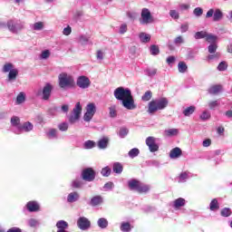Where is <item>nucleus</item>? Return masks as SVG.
<instances>
[{
	"label": "nucleus",
	"mask_w": 232,
	"mask_h": 232,
	"mask_svg": "<svg viewBox=\"0 0 232 232\" xmlns=\"http://www.w3.org/2000/svg\"><path fill=\"white\" fill-rule=\"evenodd\" d=\"M114 97L117 101H121L123 108L126 110H136L137 105L133 95H131V90L124 87H118L114 90Z\"/></svg>",
	"instance_id": "nucleus-1"
},
{
	"label": "nucleus",
	"mask_w": 232,
	"mask_h": 232,
	"mask_svg": "<svg viewBox=\"0 0 232 232\" xmlns=\"http://www.w3.org/2000/svg\"><path fill=\"white\" fill-rule=\"evenodd\" d=\"M168 104H169V102H168V99L166 98H160V99L151 101L149 103L148 113L151 114L160 110H165V108H168Z\"/></svg>",
	"instance_id": "nucleus-2"
},
{
	"label": "nucleus",
	"mask_w": 232,
	"mask_h": 232,
	"mask_svg": "<svg viewBox=\"0 0 232 232\" xmlns=\"http://www.w3.org/2000/svg\"><path fill=\"white\" fill-rule=\"evenodd\" d=\"M58 82L60 88H73V86H75V80L73 79V76L66 72L59 74Z\"/></svg>",
	"instance_id": "nucleus-3"
},
{
	"label": "nucleus",
	"mask_w": 232,
	"mask_h": 232,
	"mask_svg": "<svg viewBox=\"0 0 232 232\" xmlns=\"http://www.w3.org/2000/svg\"><path fill=\"white\" fill-rule=\"evenodd\" d=\"M95 113H97V106L95 103H88L85 107V113L83 114L84 122H91Z\"/></svg>",
	"instance_id": "nucleus-4"
},
{
	"label": "nucleus",
	"mask_w": 232,
	"mask_h": 232,
	"mask_svg": "<svg viewBox=\"0 0 232 232\" xmlns=\"http://www.w3.org/2000/svg\"><path fill=\"white\" fill-rule=\"evenodd\" d=\"M153 21H154V18L150 9L143 8L140 14V24L143 25L151 24Z\"/></svg>",
	"instance_id": "nucleus-5"
},
{
	"label": "nucleus",
	"mask_w": 232,
	"mask_h": 232,
	"mask_svg": "<svg viewBox=\"0 0 232 232\" xmlns=\"http://www.w3.org/2000/svg\"><path fill=\"white\" fill-rule=\"evenodd\" d=\"M207 19L213 17L215 23H218L224 17V13L218 8H211L206 14Z\"/></svg>",
	"instance_id": "nucleus-6"
},
{
	"label": "nucleus",
	"mask_w": 232,
	"mask_h": 232,
	"mask_svg": "<svg viewBox=\"0 0 232 232\" xmlns=\"http://www.w3.org/2000/svg\"><path fill=\"white\" fill-rule=\"evenodd\" d=\"M81 113H82V107L81 106V102H77L69 117V122L71 124H75V121L81 119Z\"/></svg>",
	"instance_id": "nucleus-7"
},
{
	"label": "nucleus",
	"mask_w": 232,
	"mask_h": 232,
	"mask_svg": "<svg viewBox=\"0 0 232 232\" xmlns=\"http://www.w3.org/2000/svg\"><path fill=\"white\" fill-rule=\"evenodd\" d=\"M7 28L12 34H17L20 30L24 28V23L19 21L9 20L7 22Z\"/></svg>",
	"instance_id": "nucleus-8"
},
{
	"label": "nucleus",
	"mask_w": 232,
	"mask_h": 232,
	"mask_svg": "<svg viewBox=\"0 0 232 232\" xmlns=\"http://www.w3.org/2000/svg\"><path fill=\"white\" fill-rule=\"evenodd\" d=\"M77 227L82 231H88L92 227V222L85 217H80L77 220Z\"/></svg>",
	"instance_id": "nucleus-9"
},
{
	"label": "nucleus",
	"mask_w": 232,
	"mask_h": 232,
	"mask_svg": "<svg viewBox=\"0 0 232 232\" xmlns=\"http://www.w3.org/2000/svg\"><path fill=\"white\" fill-rule=\"evenodd\" d=\"M82 179L86 182H93L95 180V170L92 168H87L82 172Z\"/></svg>",
	"instance_id": "nucleus-10"
},
{
	"label": "nucleus",
	"mask_w": 232,
	"mask_h": 232,
	"mask_svg": "<svg viewBox=\"0 0 232 232\" xmlns=\"http://www.w3.org/2000/svg\"><path fill=\"white\" fill-rule=\"evenodd\" d=\"M76 84L78 88H81V90H86L88 88H90L92 82L90 81V78L82 75L80 77H78L77 81H76Z\"/></svg>",
	"instance_id": "nucleus-11"
},
{
	"label": "nucleus",
	"mask_w": 232,
	"mask_h": 232,
	"mask_svg": "<svg viewBox=\"0 0 232 232\" xmlns=\"http://www.w3.org/2000/svg\"><path fill=\"white\" fill-rule=\"evenodd\" d=\"M145 142L150 153H155V151L159 150V145L157 144V139L155 137L149 136Z\"/></svg>",
	"instance_id": "nucleus-12"
},
{
	"label": "nucleus",
	"mask_w": 232,
	"mask_h": 232,
	"mask_svg": "<svg viewBox=\"0 0 232 232\" xmlns=\"http://www.w3.org/2000/svg\"><path fill=\"white\" fill-rule=\"evenodd\" d=\"M53 91V86L52 83L47 82L43 88L42 91V99L44 101H49L50 97H52V92Z\"/></svg>",
	"instance_id": "nucleus-13"
},
{
	"label": "nucleus",
	"mask_w": 232,
	"mask_h": 232,
	"mask_svg": "<svg viewBox=\"0 0 232 232\" xmlns=\"http://www.w3.org/2000/svg\"><path fill=\"white\" fill-rule=\"evenodd\" d=\"M34 130V124L30 121L24 122L22 125H20V128L18 129V131H14L16 135H21L23 131L25 133H28Z\"/></svg>",
	"instance_id": "nucleus-14"
},
{
	"label": "nucleus",
	"mask_w": 232,
	"mask_h": 232,
	"mask_svg": "<svg viewBox=\"0 0 232 232\" xmlns=\"http://www.w3.org/2000/svg\"><path fill=\"white\" fill-rule=\"evenodd\" d=\"M26 208L30 213H35V211H39L40 206L37 201H29L26 204Z\"/></svg>",
	"instance_id": "nucleus-15"
},
{
	"label": "nucleus",
	"mask_w": 232,
	"mask_h": 232,
	"mask_svg": "<svg viewBox=\"0 0 232 232\" xmlns=\"http://www.w3.org/2000/svg\"><path fill=\"white\" fill-rule=\"evenodd\" d=\"M185 206L186 199L183 198H179L172 202V208H174V209H180V208H184Z\"/></svg>",
	"instance_id": "nucleus-16"
},
{
	"label": "nucleus",
	"mask_w": 232,
	"mask_h": 232,
	"mask_svg": "<svg viewBox=\"0 0 232 232\" xmlns=\"http://www.w3.org/2000/svg\"><path fill=\"white\" fill-rule=\"evenodd\" d=\"M140 181L138 179H132L128 181V188L130 191H138Z\"/></svg>",
	"instance_id": "nucleus-17"
},
{
	"label": "nucleus",
	"mask_w": 232,
	"mask_h": 232,
	"mask_svg": "<svg viewBox=\"0 0 232 232\" xmlns=\"http://www.w3.org/2000/svg\"><path fill=\"white\" fill-rule=\"evenodd\" d=\"M79 198H81V195H79V192H71L67 196V202H69V204H73V202H77Z\"/></svg>",
	"instance_id": "nucleus-18"
},
{
	"label": "nucleus",
	"mask_w": 232,
	"mask_h": 232,
	"mask_svg": "<svg viewBox=\"0 0 232 232\" xmlns=\"http://www.w3.org/2000/svg\"><path fill=\"white\" fill-rule=\"evenodd\" d=\"M11 125L13 126V128H15V130H14V133L15 131H19V128H21V120L19 119V117L13 116L11 118Z\"/></svg>",
	"instance_id": "nucleus-19"
},
{
	"label": "nucleus",
	"mask_w": 232,
	"mask_h": 232,
	"mask_svg": "<svg viewBox=\"0 0 232 232\" xmlns=\"http://www.w3.org/2000/svg\"><path fill=\"white\" fill-rule=\"evenodd\" d=\"M191 177V173L189 171H182L178 177V182L184 183Z\"/></svg>",
	"instance_id": "nucleus-20"
},
{
	"label": "nucleus",
	"mask_w": 232,
	"mask_h": 232,
	"mask_svg": "<svg viewBox=\"0 0 232 232\" xmlns=\"http://www.w3.org/2000/svg\"><path fill=\"white\" fill-rule=\"evenodd\" d=\"M181 155H182V150L179 147L172 149L169 152V157L171 159H179V157H180Z\"/></svg>",
	"instance_id": "nucleus-21"
},
{
	"label": "nucleus",
	"mask_w": 232,
	"mask_h": 232,
	"mask_svg": "<svg viewBox=\"0 0 232 232\" xmlns=\"http://www.w3.org/2000/svg\"><path fill=\"white\" fill-rule=\"evenodd\" d=\"M100 204H102V197L94 196L92 198L90 201V206H92L93 208H95V206H100Z\"/></svg>",
	"instance_id": "nucleus-22"
},
{
	"label": "nucleus",
	"mask_w": 232,
	"mask_h": 232,
	"mask_svg": "<svg viewBox=\"0 0 232 232\" xmlns=\"http://www.w3.org/2000/svg\"><path fill=\"white\" fill-rule=\"evenodd\" d=\"M19 74V71L17 69H13L9 72L7 76V81L12 82V81H15L17 79V75Z\"/></svg>",
	"instance_id": "nucleus-23"
},
{
	"label": "nucleus",
	"mask_w": 232,
	"mask_h": 232,
	"mask_svg": "<svg viewBox=\"0 0 232 232\" xmlns=\"http://www.w3.org/2000/svg\"><path fill=\"white\" fill-rule=\"evenodd\" d=\"M222 92V85H213L208 89V93L211 95H217Z\"/></svg>",
	"instance_id": "nucleus-24"
},
{
	"label": "nucleus",
	"mask_w": 232,
	"mask_h": 232,
	"mask_svg": "<svg viewBox=\"0 0 232 232\" xmlns=\"http://www.w3.org/2000/svg\"><path fill=\"white\" fill-rule=\"evenodd\" d=\"M123 169H124V168L122 167V164H121L120 162L113 163L112 171L114 173H116L117 175H121V173H122Z\"/></svg>",
	"instance_id": "nucleus-25"
},
{
	"label": "nucleus",
	"mask_w": 232,
	"mask_h": 232,
	"mask_svg": "<svg viewBox=\"0 0 232 232\" xmlns=\"http://www.w3.org/2000/svg\"><path fill=\"white\" fill-rule=\"evenodd\" d=\"M210 211H218L220 209V205H218V199L214 198L209 204Z\"/></svg>",
	"instance_id": "nucleus-26"
},
{
	"label": "nucleus",
	"mask_w": 232,
	"mask_h": 232,
	"mask_svg": "<svg viewBox=\"0 0 232 232\" xmlns=\"http://www.w3.org/2000/svg\"><path fill=\"white\" fill-rule=\"evenodd\" d=\"M108 142H110V140L106 137L101 139L98 141V148H100V150H106V148H108Z\"/></svg>",
	"instance_id": "nucleus-27"
},
{
	"label": "nucleus",
	"mask_w": 232,
	"mask_h": 232,
	"mask_svg": "<svg viewBox=\"0 0 232 232\" xmlns=\"http://www.w3.org/2000/svg\"><path fill=\"white\" fill-rule=\"evenodd\" d=\"M108 219H106V218H101L97 221V226L100 229H106V227H108Z\"/></svg>",
	"instance_id": "nucleus-28"
},
{
	"label": "nucleus",
	"mask_w": 232,
	"mask_h": 232,
	"mask_svg": "<svg viewBox=\"0 0 232 232\" xmlns=\"http://www.w3.org/2000/svg\"><path fill=\"white\" fill-rule=\"evenodd\" d=\"M197 110V108L193 105L187 107L184 111H183V115L185 117H191V115H193V113H195V111Z\"/></svg>",
	"instance_id": "nucleus-29"
},
{
	"label": "nucleus",
	"mask_w": 232,
	"mask_h": 232,
	"mask_svg": "<svg viewBox=\"0 0 232 232\" xmlns=\"http://www.w3.org/2000/svg\"><path fill=\"white\" fill-rule=\"evenodd\" d=\"M32 30L35 32H41V30L44 29V23L43 22H36L33 25H31Z\"/></svg>",
	"instance_id": "nucleus-30"
},
{
	"label": "nucleus",
	"mask_w": 232,
	"mask_h": 232,
	"mask_svg": "<svg viewBox=\"0 0 232 232\" xmlns=\"http://www.w3.org/2000/svg\"><path fill=\"white\" fill-rule=\"evenodd\" d=\"M128 133H130L128 128L121 127L118 131V136L120 137V139H125L128 136Z\"/></svg>",
	"instance_id": "nucleus-31"
},
{
	"label": "nucleus",
	"mask_w": 232,
	"mask_h": 232,
	"mask_svg": "<svg viewBox=\"0 0 232 232\" xmlns=\"http://www.w3.org/2000/svg\"><path fill=\"white\" fill-rule=\"evenodd\" d=\"M218 39V37L212 34H208L206 37L207 43H209L210 44H216Z\"/></svg>",
	"instance_id": "nucleus-32"
},
{
	"label": "nucleus",
	"mask_w": 232,
	"mask_h": 232,
	"mask_svg": "<svg viewBox=\"0 0 232 232\" xmlns=\"http://www.w3.org/2000/svg\"><path fill=\"white\" fill-rule=\"evenodd\" d=\"M150 185H144L140 182L137 192L138 193H148V191H150Z\"/></svg>",
	"instance_id": "nucleus-33"
},
{
	"label": "nucleus",
	"mask_w": 232,
	"mask_h": 232,
	"mask_svg": "<svg viewBox=\"0 0 232 232\" xmlns=\"http://www.w3.org/2000/svg\"><path fill=\"white\" fill-rule=\"evenodd\" d=\"M139 37L141 43H150V41H151V35L146 33H140Z\"/></svg>",
	"instance_id": "nucleus-34"
},
{
	"label": "nucleus",
	"mask_w": 232,
	"mask_h": 232,
	"mask_svg": "<svg viewBox=\"0 0 232 232\" xmlns=\"http://www.w3.org/2000/svg\"><path fill=\"white\" fill-rule=\"evenodd\" d=\"M40 224L41 223L39 222V220H37L34 218H29L27 220V226H29V227H39Z\"/></svg>",
	"instance_id": "nucleus-35"
},
{
	"label": "nucleus",
	"mask_w": 232,
	"mask_h": 232,
	"mask_svg": "<svg viewBox=\"0 0 232 232\" xmlns=\"http://www.w3.org/2000/svg\"><path fill=\"white\" fill-rule=\"evenodd\" d=\"M166 137H175L179 135V129H169L164 131Z\"/></svg>",
	"instance_id": "nucleus-36"
},
{
	"label": "nucleus",
	"mask_w": 232,
	"mask_h": 232,
	"mask_svg": "<svg viewBox=\"0 0 232 232\" xmlns=\"http://www.w3.org/2000/svg\"><path fill=\"white\" fill-rule=\"evenodd\" d=\"M120 229L122 232H130L131 231V225L130 224V222H122Z\"/></svg>",
	"instance_id": "nucleus-37"
},
{
	"label": "nucleus",
	"mask_w": 232,
	"mask_h": 232,
	"mask_svg": "<svg viewBox=\"0 0 232 232\" xmlns=\"http://www.w3.org/2000/svg\"><path fill=\"white\" fill-rule=\"evenodd\" d=\"M178 70L179 73H186V72H188V64H186L184 62H179L178 63Z\"/></svg>",
	"instance_id": "nucleus-38"
},
{
	"label": "nucleus",
	"mask_w": 232,
	"mask_h": 232,
	"mask_svg": "<svg viewBox=\"0 0 232 232\" xmlns=\"http://www.w3.org/2000/svg\"><path fill=\"white\" fill-rule=\"evenodd\" d=\"M109 115L111 119L117 117V105H111L109 107Z\"/></svg>",
	"instance_id": "nucleus-39"
},
{
	"label": "nucleus",
	"mask_w": 232,
	"mask_h": 232,
	"mask_svg": "<svg viewBox=\"0 0 232 232\" xmlns=\"http://www.w3.org/2000/svg\"><path fill=\"white\" fill-rule=\"evenodd\" d=\"M56 227L58 229H68V222H66L64 220H59L56 223Z\"/></svg>",
	"instance_id": "nucleus-40"
},
{
	"label": "nucleus",
	"mask_w": 232,
	"mask_h": 232,
	"mask_svg": "<svg viewBox=\"0 0 232 232\" xmlns=\"http://www.w3.org/2000/svg\"><path fill=\"white\" fill-rule=\"evenodd\" d=\"M139 153H140V150H139L137 148H134L129 151L128 155L130 159H135V157H139Z\"/></svg>",
	"instance_id": "nucleus-41"
},
{
	"label": "nucleus",
	"mask_w": 232,
	"mask_h": 232,
	"mask_svg": "<svg viewBox=\"0 0 232 232\" xmlns=\"http://www.w3.org/2000/svg\"><path fill=\"white\" fill-rule=\"evenodd\" d=\"M199 119L201 121H209V119H211V112L208 111H204L201 115H199Z\"/></svg>",
	"instance_id": "nucleus-42"
},
{
	"label": "nucleus",
	"mask_w": 232,
	"mask_h": 232,
	"mask_svg": "<svg viewBox=\"0 0 232 232\" xmlns=\"http://www.w3.org/2000/svg\"><path fill=\"white\" fill-rule=\"evenodd\" d=\"M151 97H153V93L151 91H147L141 97V100L145 102H148V101H151Z\"/></svg>",
	"instance_id": "nucleus-43"
},
{
	"label": "nucleus",
	"mask_w": 232,
	"mask_h": 232,
	"mask_svg": "<svg viewBox=\"0 0 232 232\" xmlns=\"http://www.w3.org/2000/svg\"><path fill=\"white\" fill-rule=\"evenodd\" d=\"M184 43H186V41L184 40V37H182V35H179L174 39V44L176 46H180L181 44H184Z\"/></svg>",
	"instance_id": "nucleus-44"
},
{
	"label": "nucleus",
	"mask_w": 232,
	"mask_h": 232,
	"mask_svg": "<svg viewBox=\"0 0 232 232\" xmlns=\"http://www.w3.org/2000/svg\"><path fill=\"white\" fill-rule=\"evenodd\" d=\"M207 36H208V32L206 31L197 32L194 35L195 39H206Z\"/></svg>",
	"instance_id": "nucleus-45"
},
{
	"label": "nucleus",
	"mask_w": 232,
	"mask_h": 232,
	"mask_svg": "<svg viewBox=\"0 0 232 232\" xmlns=\"http://www.w3.org/2000/svg\"><path fill=\"white\" fill-rule=\"evenodd\" d=\"M150 55H159L160 53V49L157 45H151L150 49Z\"/></svg>",
	"instance_id": "nucleus-46"
},
{
	"label": "nucleus",
	"mask_w": 232,
	"mask_h": 232,
	"mask_svg": "<svg viewBox=\"0 0 232 232\" xmlns=\"http://www.w3.org/2000/svg\"><path fill=\"white\" fill-rule=\"evenodd\" d=\"M26 101V97L24 92H20L16 97V104H23Z\"/></svg>",
	"instance_id": "nucleus-47"
},
{
	"label": "nucleus",
	"mask_w": 232,
	"mask_h": 232,
	"mask_svg": "<svg viewBox=\"0 0 232 232\" xmlns=\"http://www.w3.org/2000/svg\"><path fill=\"white\" fill-rule=\"evenodd\" d=\"M48 139H57V130L50 129L47 132Z\"/></svg>",
	"instance_id": "nucleus-48"
},
{
	"label": "nucleus",
	"mask_w": 232,
	"mask_h": 232,
	"mask_svg": "<svg viewBox=\"0 0 232 232\" xmlns=\"http://www.w3.org/2000/svg\"><path fill=\"white\" fill-rule=\"evenodd\" d=\"M218 72H226L227 70V63L223 61L218 65Z\"/></svg>",
	"instance_id": "nucleus-49"
},
{
	"label": "nucleus",
	"mask_w": 232,
	"mask_h": 232,
	"mask_svg": "<svg viewBox=\"0 0 232 232\" xmlns=\"http://www.w3.org/2000/svg\"><path fill=\"white\" fill-rule=\"evenodd\" d=\"M12 70H14V64L8 63H5L3 67V72L4 73H8V72H12Z\"/></svg>",
	"instance_id": "nucleus-50"
},
{
	"label": "nucleus",
	"mask_w": 232,
	"mask_h": 232,
	"mask_svg": "<svg viewBox=\"0 0 232 232\" xmlns=\"http://www.w3.org/2000/svg\"><path fill=\"white\" fill-rule=\"evenodd\" d=\"M218 106H220V102L218 100L208 102L209 110H215Z\"/></svg>",
	"instance_id": "nucleus-51"
},
{
	"label": "nucleus",
	"mask_w": 232,
	"mask_h": 232,
	"mask_svg": "<svg viewBox=\"0 0 232 232\" xmlns=\"http://www.w3.org/2000/svg\"><path fill=\"white\" fill-rule=\"evenodd\" d=\"M102 177H110V175H111V169H110V167H104L102 169Z\"/></svg>",
	"instance_id": "nucleus-52"
},
{
	"label": "nucleus",
	"mask_w": 232,
	"mask_h": 232,
	"mask_svg": "<svg viewBox=\"0 0 232 232\" xmlns=\"http://www.w3.org/2000/svg\"><path fill=\"white\" fill-rule=\"evenodd\" d=\"M114 187H115V185L113 184V182L109 181V182L105 183V185L103 186V189H104V191H111Z\"/></svg>",
	"instance_id": "nucleus-53"
},
{
	"label": "nucleus",
	"mask_w": 232,
	"mask_h": 232,
	"mask_svg": "<svg viewBox=\"0 0 232 232\" xmlns=\"http://www.w3.org/2000/svg\"><path fill=\"white\" fill-rule=\"evenodd\" d=\"M193 14L196 17H201L204 14V10L201 7H196L193 11Z\"/></svg>",
	"instance_id": "nucleus-54"
},
{
	"label": "nucleus",
	"mask_w": 232,
	"mask_h": 232,
	"mask_svg": "<svg viewBox=\"0 0 232 232\" xmlns=\"http://www.w3.org/2000/svg\"><path fill=\"white\" fill-rule=\"evenodd\" d=\"M145 73L149 77H155V75H157V69H147Z\"/></svg>",
	"instance_id": "nucleus-55"
},
{
	"label": "nucleus",
	"mask_w": 232,
	"mask_h": 232,
	"mask_svg": "<svg viewBox=\"0 0 232 232\" xmlns=\"http://www.w3.org/2000/svg\"><path fill=\"white\" fill-rule=\"evenodd\" d=\"M85 150H92V148H95V142L92 140H87L84 142Z\"/></svg>",
	"instance_id": "nucleus-56"
},
{
	"label": "nucleus",
	"mask_w": 232,
	"mask_h": 232,
	"mask_svg": "<svg viewBox=\"0 0 232 232\" xmlns=\"http://www.w3.org/2000/svg\"><path fill=\"white\" fill-rule=\"evenodd\" d=\"M128 32V24H121L120 26L119 34L121 35L126 34Z\"/></svg>",
	"instance_id": "nucleus-57"
},
{
	"label": "nucleus",
	"mask_w": 232,
	"mask_h": 232,
	"mask_svg": "<svg viewBox=\"0 0 232 232\" xmlns=\"http://www.w3.org/2000/svg\"><path fill=\"white\" fill-rule=\"evenodd\" d=\"M50 55H51L50 50H44L42 52L40 55V59L46 60L48 59V57H50Z\"/></svg>",
	"instance_id": "nucleus-58"
},
{
	"label": "nucleus",
	"mask_w": 232,
	"mask_h": 232,
	"mask_svg": "<svg viewBox=\"0 0 232 232\" xmlns=\"http://www.w3.org/2000/svg\"><path fill=\"white\" fill-rule=\"evenodd\" d=\"M218 48V45L217 44H210L208 45V52L210 53H215V52H217Z\"/></svg>",
	"instance_id": "nucleus-59"
},
{
	"label": "nucleus",
	"mask_w": 232,
	"mask_h": 232,
	"mask_svg": "<svg viewBox=\"0 0 232 232\" xmlns=\"http://www.w3.org/2000/svg\"><path fill=\"white\" fill-rule=\"evenodd\" d=\"M72 188H82V181H81L80 179H74L72 182Z\"/></svg>",
	"instance_id": "nucleus-60"
},
{
	"label": "nucleus",
	"mask_w": 232,
	"mask_h": 232,
	"mask_svg": "<svg viewBox=\"0 0 232 232\" xmlns=\"http://www.w3.org/2000/svg\"><path fill=\"white\" fill-rule=\"evenodd\" d=\"M189 30V24L184 23L180 25V32L181 34H186Z\"/></svg>",
	"instance_id": "nucleus-61"
},
{
	"label": "nucleus",
	"mask_w": 232,
	"mask_h": 232,
	"mask_svg": "<svg viewBox=\"0 0 232 232\" xmlns=\"http://www.w3.org/2000/svg\"><path fill=\"white\" fill-rule=\"evenodd\" d=\"M60 131H68V123L63 122L58 125Z\"/></svg>",
	"instance_id": "nucleus-62"
},
{
	"label": "nucleus",
	"mask_w": 232,
	"mask_h": 232,
	"mask_svg": "<svg viewBox=\"0 0 232 232\" xmlns=\"http://www.w3.org/2000/svg\"><path fill=\"white\" fill-rule=\"evenodd\" d=\"M231 215V209L225 208L221 210V217H229Z\"/></svg>",
	"instance_id": "nucleus-63"
},
{
	"label": "nucleus",
	"mask_w": 232,
	"mask_h": 232,
	"mask_svg": "<svg viewBox=\"0 0 232 232\" xmlns=\"http://www.w3.org/2000/svg\"><path fill=\"white\" fill-rule=\"evenodd\" d=\"M80 43L81 44H83V45L88 44V43H90V39L85 35H82L80 36Z\"/></svg>",
	"instance_id": "nucleus-64"
}]
</instances>
